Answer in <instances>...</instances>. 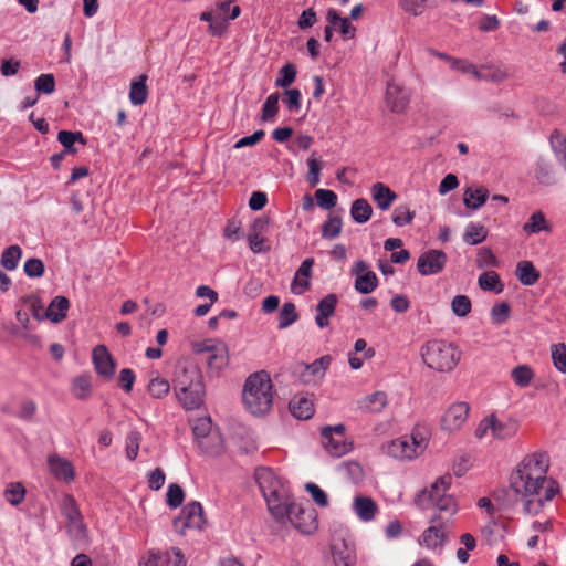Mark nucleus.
Here are the masks:
<instances>
[{
  "mask_svg": "<svg viewBox=\"0 0 566 566\" xmlns=\"http://www.w3.org/2000/svg\"><path fill=\"white\" fill-rule=\"evenodd\" d=\"M548 468V454L534 452L526 455L510 475V489L525 515L541 514L559 492L557 483L547 478Z\"/></svg>",
  "mask_w": 566,
  "mask_h": 566,
  "instance_id": "f257e3e1",
  "label": "nucleus"
},
{
  "mask_svg": "<svg viewBox=\"0 0 566 566\" xmlns=\"http://www.w3.org/2000/svg\"><path fill=\"white\" fill-rule=\"evenodd\" d=\"M243 403L254 416L269 412L273 403L272 382L269 374L259 371L250 375L243 387Z\"/></svg>",
  "mask_w": 566,
  "mask_h": 566,
  "instance_id": "f03ea898",
  "label": "nucleus"
},
{
  "mask_svg": "<svg viewBox=\"0 0 566 566\" xmlns=\"http://www.w3.org/2000/svg\"><path fill=\"white\" fill-rule=\"evenodd\" d=\"M427 367L439 373L452 371L461 360L462 352L457 344L443 339H431L420 348Z\"/></svg>",
  "mask_w": 566,
  "mask_h": 566,
  "instance_id": "7ed1b4c3",
  "label": "nucleus"
},
{
  "mask_svg": "<svg viewBox=\"0 0 566 566\" xmlns=\"http://www.w3.org/2000/svg\"><path fill=\"white\" fill-rule=\"evenodd\" d=\"M255 480L268 507L274 518L283 516V505L289 501L287 490L269 468H259L255 470Z\"/></svg>",
  "mask_w": 566,
  "mask_h": 566,
  "instance_id": "20e7f679",
  "label": "nucleus"
},
{
  "mask_svg": "<svg viewBox=\"0 0 566 566\" xmlns=\"http://www.w3.org/2000/svg\"><path fill=\"white\" fill-rule=\"evenodd\" d=\"M283 516L275 518L277 522L289 520L301 533L311 534L317 527L316 512L311 505L290 502L283 505Z\"/></svg>",
  "mask_w": 566,
  "mask_h": 566,
  "instance_id": "39448f33",
  "label": "nucleus"
},
{
  "mask_svg": "<svg viewBox=\"0 0 566 566\" xmlns=\"http://www.w3.org/2000/svg\"><path fill=\"white\" fill-rule=\"evenodd\" d=\"M199 448L209 455H218L223 450V441L217 431H212L210 418H198L192 427Z\"/></svg>",
  "mask_w": 566,
  "mask_h": 566,
  "instance_id": "423d86ee",
  "label": "nucleus"
},
{
  "mask_svg": "<svg viewBox=\"0 0 566 566\" xmlns=\"http://www.w3.org/2000/svg\"><path fill=\"white\" fill-rule=\"evenodd\" d=\"M430 523L431 525L423 531L419 543L429 549L441 551L447 542L448 535L451 533L452 521L442 515H433Z\"/></svg>",
  "mask_w": 566,
  "mask_h": 566,
  "instance_id": "0eeeda50",
  "label": "nucleus"
},
{
  "mask_svg": "<svg viewBox=\"0 0 566 566\" xmlns=\"http://www.w3.org/2000/svg\"><path fill=\"white\" fill-rule=\"evenodd\" d=\"M345 426H326L321 429L322 444L333 457H343L353 449V442L345 436Z\"/></svg>",
  "mask_w": 566,
  "mask_h": 566,
  "instance_id": "6e6552de",
  "label": "nucleus"
},
{
  "mask_svg": "<svg viewBox=\"0 0 566 566\" xmlns=\"http://www.w3.org/2000/svg\"><path fill=\"white\" fill-rule=\"evenodd\" d=\"M205 523L202 505L193 501L184 506L179 516L174 520V528L185 535L188 530H201Z\"/></svg>",
  "mask_w": 566,
  "mask_h": 566,
  "instance_id": "1a4fd4ad",
  "label": "nucleus"
},
{
  "mask_svg": "<svg viewBox=\"0 0 566 566\" xmlns=\"http://www.w3.org/2000/svg\"><path fill=\"white\" fill-rule=\"evenodd\" d=\"M171 381L174 390L185 391L186 386L202 384L203 376L195 363L182 359L176 364Z\"/></svg>",
  "mask_w": 566,
  "mask_h": 566,
  "instance_id": "9d476101",
  "label": "nucleus"
},
{
  "mask_svg": "<svg viewBox=\"0 0 566 566\" xmlns=\"http://www.w3.org/2000/svg\"><path fill=\"white\" fill-rule=\"evenodd\" d=\"M470 411L469 403L464 401L452 403L441 419V428L448 432L460 430L468 420Z\"/></svg>",
  "mask_w": 566,
  "mask_h": 566,
  "instance_id": "9b49d317",
  "label": "nucleus"
},
{
  "mask_svg": "<svg viewBox=\"0 0 566 566\" xmlns=\"http://www.w3.org/2000/svg\"><path fill=\"white\" fill-rule=\"evenodd\" d=\"M352 274L355 275V290L360 294H369L378 285L377 275L369 270L368 263L364 260L354 263Z\"/></svg>",
  "mask_w": 566,
  "mask_h": 566,
  "instance_id": "f8f14e48",
  "label": "nucleus"
},
{
  "mask_svg": "<svg viewBox=\"0 0 566 566\" xmlns=\"http://www.w3.org/2000/svg\"><path fill=\"white\" fill-rule=\"evenodd\" d=\"M451 475H444L439 478L434 483L431 484L430 489L420 491L415 497V504L422 509L427 510L431 507V503L437 501V497L447 496V491L451 484Z\"/></svg>",
  "mask_w": 566,
  "mask_h": 566,
  "instance_id": "ddd939ff",
  "label": "nucleus"
},
{
  "mask_svg": "<svg viewBox=\"0 0 566 566\" xmlns=\"http://www.w3.org/2000/svg\"><path fill=\"white\" fill-rule=\"evenodd\" d=\"M421 447L422 444L417 446V442L409 441V438L405 436L384 443L381 450L387 455L397 460H412L417 458L416 449Z\"/></svg>",
  "mask_w": 566,
  "mask_h": 566,
  "instance_id": "4468645a",
  "label": "nucleus"
},
{
  "mask_svg": "<svg viewBox=\"0 0 566 566\" xmlns=\"http://www.w3.org/2000/svg\"><path fill=\"white\" fill-rule=\"evenodd\" d=\"M410 102V92L396 81H390L386 90V104L394 113H403Z\"/></svg>",
  "mask_w": 566,
  "mask_h": 566,
  "instance_id": "2eb2a0df",
  "label": "nucleus"
},
{
  "mask_svg": "<svg viewBox=\"0 0 566 566\" xmlns=\"http://www.w3.org/2000/svg\"><path fill=\"white\" fill-rule=\"evenodd\" d=\"M447 260V254L443 251L432 249L419 256L417 269L424 276L438 274L444 268Z\"/></svg>",
  "mask_w": 566,
  "mask_h": 566,
  "instance_id": "dca6fc26",
  "label": "nucleus"
},
{
  "mask_svg": "<svg viewBox=\"0 0 566 566\" xmlns=\"http://www.w3.org/2000/svg\"><path fill=\"white\" fill-rule=\"evenodd\" d=\"M178 401L186 410H195L202 406L206 390L205 384H192L186 386L185 391L175 390Z\"/></svg>",
  "mask_w": 566,
  "mask_h": 566,
  "instance_id": "f3484780",
  "label": "nucleus"
},
{
  "mask_svg": "<svg viewBox=\"0 0 566 566\" xmlns=\"http://www.w3.org/2000/svg\"><path fill=\"white\" fill-rule=\"evenodd\" d=\"M93 364L96 373L106 378L111 379L115 373V363L106 346L97 345L93 349L92 355Z\"/></svg>",
  "mask_w": 566,
  "mask_h": 566,
  "instance_id": "a211bd4d",
  "label": "nucleus"
},
{
  "mask_svg": "<svg viewBox=\"0 0 566 566\" xmlns=\"http://www.w3.org/2000/svg\"><path fill=\"white\" fill-rule=\"evenodd\" d=\"M48 467L50 473L66 483L72 482L75 479V470L73 464L65 458L59 454H51L48 458Z\"/></svg>",
  "mask_w": 566,
  "mask_h": 566,
  "instance_id": "6ab92c4d",
  "label": "nucleus"
},
{
  "mask_svg": "<svg viewBox=\"0 0 566 566\" xmlns=\"http://www.w3.org/2000/svg\"><path fill=\"white\" fill-rule=\"evenodd\" d=\"M338 303L336 294H327L316 305L315 323L319 328H325L329 325V318L335 314Z\"/></svg>",
  "mask_w": 566,
  "mask_h": 566,
  "instance_id": "aec40b11",
  "label": "nucleus"
},
{
  "mask_svg": "<svg viewBox=\"0 0 566 566\" xmlns=\"http://www.w3.org/2000/svg\"><path fill=\"white\" fill-rule=\"evenodd\" d=\"M206 363L211 371L219 373L224 369L229 364V349L226 343L218 340L208 354Z\"/></svg>",
  "mask_w": 566,
  "mask_h": 566,
  "instance_id": "412c9836",
  "label": "nucleus"
},
{
  "mask_svg": "<svg viewBox=\"0 0 566 566\" xmlns=\"http://www.w3.org/2000/svg\"><path fill=\"white\" fill-rule=\"evenodd\" d=\"M370 191L376 206L382 211L388 210L397 198L396 192L382 182L374 184Z\"/></svg>",
  "mask_w": 566,
  "mask_h": 566,
  "instance_id": "4be33fe9",
  "label": "nucleus"
},
{
  "mask_svg": "<svg viewBox=\"0 0 566 566\" xmlns=\"http://www.w3.org/2000/svg\"><path fill=\"white\" fill-rule=\"evenodd\" d=\"M353 510L361 521L370 522L375 518L378 506L371 497L359 495L354 499Z\"/></svg>",
  "mask_w": 566,
  "mask_h": 566,
  "instance_id": "5701e85b",
  "label": "nucleus"
},
{
  "mask_svg": "<svg viewBox=\"0 0 566 566\" xmlns=\"http://www.w3.org/2000/svg\"><path fill=\"white\" fill-rule=\"evenodd\" d=\"M289 407L291 413L301 420H307L314 415L313 400L302 395L294 396Z\"/></svg>",
  "mask_w": 566,
  "mask_h": 566,
  "instance_id": "b1692460",
  "label": "nucleus"
},
{
  "mask_svg": "<svg viewBox=\"0 0 566 566\" xmlns=\"http://www.w3.org/2000/svg\"><path fill=\"white\" fill-rule=\"evenodd\" d=\"M492 437L495 439H510L514 437L518 430V423L512 419L502 421L492 415Z\"/></svg>",
  "mask_w": 566,
  "mask_h": 566,
  "instance_id": "393cba45",
  "label": "nucleus"
},
{
  "mask_svg": "<svg viewBox=\"0 0 566 566\" xmlns=\"http://www.w3.org/2000/svg\"><path fill=\"white\" fill-rule=\"evenodd\" d=\"M489 197V190L485 187H470L463 193V203L472 210L480 209Z\"/></svg>",
  "mask_w": 566,
  "mask_h": 566,
  "instance_id": "a878e982",
  "label": "nucleus"
},
{
  "mask_svg": "<svg viewBox=\"0 0 566 566\" xmlns=\"http://www.w3.org/2000/svg\"><path fill=\"white\" fill-rule=\"evenodd\" d=\"M332 361L331 356L325 355L318 359H315L313 363L307 365H302L304 368V382H311L316 377H322L327 370L329 364Z\"/></svg>",
  "mask_w": 566,
  "mask_h": 566,
  "instance_id": "bb28decb",
  "label": "nucleus"
},
{
  "mask_svg": "<svg viewBox=\"0 0 566 566\" xmlns=\"http://www.w3.org/2000/svg\"><path fill=\"white\" fill-rule=\"evenodd\" d=\"M70 302L65 296H55L50 303L45 316L53 323H59L66 317Z\"/></svg>",
  "mask_w": 566,
  "mask_h": 566,
  "instance_id": "cd10ccee",
  "label": "nucleus"
},
{
  "mask_svg": "<svg viewBox=\"0 0 566 566\" xmlns=\"http://www.w3.org/2000/svg\"><path fill=\"white\" fill-rule=\"evenodd\" d=\"M332 555L335 566H354L356 562L355 552L345 543L334 544L332 546Z\"/></svg>",
  "mask_w": 566,
  "mask_h": 566,
  "instance_id": "c85d7f7f",
  "label": "nucleus"
},
{
  "mask_svg": "<svg viewBox=\"0 0 566 566\" xmlns=\"http://www.w3.org/2000/svg\"><path fill=\"white\" fill-rule=\"evenodd\" d=\"M515 274L524 285H534L539 279V272L531 261H520L516 265Z\"/></svg>",
  "mask_w": 566,
  "mask_h": 566,
  "instance_id": "c756f323",
  "label": "nucleus"
},
{
  "mask_svg": "<svg viewBox=\"0 0 566 566\" xmlns=\"http://www.w3.org/2000/svg\"><path fill=\"white\" fill-rule=\"evenodd\" d=\"M147 75L142 74L138 80L133 81L129 90V101L133 105H142L147 101L148 90H147Z\"/></svg>",
  "mask_w": 566,
  "mask_h": 566,
  "instance_id": "7c9ffc66",
  "label": "nucleus"
},
{
  "mask_svg": "<svg viewBox=\"0 0 566 566\" xmlns=\"http://www.w3.org/2000/svg\"><path fill=\"white\" fill-rule=\"evenodd\" d=\"M66 531L73 542L84 543L87 541L88 531L83 516L66 520Z\"/></svg>",
  "mask_w": 566,
  "mask_h": 566,
  "instance_id": "2f4dec72",
  "label": "nucleus"
},
{
  "mask_svg": "<svg viewBox=\"0 0 566 566\" xmlns=\"http://www.w3.org/2000/svg\"><path fill=\"white\" fill-rule=\"evenodd\" d=\"M488 237V229L479 222H470L464 230L463 241L470 245L483 242Z\"/></svg>",
  "mask_w": 566,
  "mask_h": 566,
  "instance_id": "473e14b6",
  "label": "nucleus"
},
{
  "mask_svg": "<svg viewBox=\"0 0 566 566\" xmlns=\"http://www.w3.org/2000/svg\"><path fill=\"white\" fill-rule=\"evenodd\" d=\"M373 214V208L366 199H356L352 203L350 216L357 223H366Z\"/></svg>",
  "mask_w": 566,
  "mask_h": 566,
  "instance_id": "72a5a7b5",
  "label": "nucleus"
},
{
  "mask_svg": "<svg viewBox=\"0 0 566 566\" xmlns=\"http://www.w3.org/2000/svg\"><path fill=\"white\" fill-rule=\"evenodd\" d=\"M241 9L231 0L220 1L214 7V15L217 19L224 21L234 20L240 15Z\"/></svg>",
  "mask_w": 566,
  "mask_h": 566,
  "instance_id": "f704fd0d",
  "label": "nucleus"
},
{
  "mask_svg": "<svg viewBox=\"0 0 566 566\" xmlns=\"http://www.w3.org/2000/svg\"><path fill=\"white\" fill-rule=\"evenodd\" d=\"M57 140L62 144L64 147L63 153H70L73 154L76 151L74 144L78 142L81 145H85L86 140L83 137V134L81 132H70V130H61L57 134Z\"/></svg>",
  "mask_w": 566,
  "mask_h": 566,
  "instance_id": "c9c22d12",
  "label": "nucleus"
},
{
  "mask_svg": "<svg viewBox=\"0 0 566 566\" xmlns=\"http://www.w3.org/2000/svg\"><path fill=\"white\" fill-rule=\"evenodd\" d=\"M534 376L535 374L528 365H518L511 370L514 384L521 388L530 386Z\"/></svg>",
  "mask_w": 566,
  "mask_h": 566,
  "instance_id": "e433bc0d",
  "label": "nucleus"
},
{
  "mask_svg": "<svg viewBox=\"0 0 566 566\" xmlns=\"http://www.w3.org/2000/svg\"><path fill=\"white\" fill-rule=\"evenodd\" d=\"M21 256V248L17 244L10 245L9 248L3 250L0 263L6 270L13 271L14 269H17Z\"/></svg>",
  "mask_w": 566,
  "mask_h": 566,
  "instance_id": "4c0bfd02",
  "label": "nucleus"
},
{
  "mask_svg": "<svg viewBox=\"0 0 566 566\" xmlns=\"http://www.w3.org/2000/svg\"><path fill=\"white\" fill-rule=\"evenodd\" d=\"M431 507H436L443 517H451L458 512V505L452 495L437 497V501L431 503Z\"/></svg>",
  "mask_w": 566,
  "mask_h": 566,
  "instance_id": "58836bf2",
  "label": "nucleus"
},
{
  "mask_svg": "<svg viewBox=\"0 0 566 566\" xmlns=\"http://www.w3.org/2000/svg\"><path fill=\"white\" fill-rule=\"evenodd\" d=\"M298 319V314L296 312V307L294 303L286 302L283 304L279 312V328L284 329L291 326L293 323H295Z\"/></svg>",
  "mask_w": 566,
  "mask_h": 566,
  "instance_id": "ea45409f",
  "label": "nucleus"
},
{
  "mask_svg": "<svg viewBox=\"0 0 566 566\" xmlns=\"http://www.w3.org/2000/svg\"><path fill=\"white\" fill-rule=\"evenodd\" d=\"M59 509L65 520H72L82 515L74 496L71 494H64L61 497Z\"/></svg>",
  "mask_w": 566,
  "mask_h": 566,
  "instance_id": "a19ab883",
  "label": "nucleus"
},
{
  "mask_svg": "<svg viewBox=\"0 0 566 566\" xmlns=\"http://www.w3.org/2000/svg\"><path fill=\"white\" fill-rule=\"evenodd\" d=\"M92 384L88 375H81L73 379L72 394L77 399H85L91 395Z\"/></svg>",
  "mask_w": 566,
  "mask_h": 566,
  "instance_id": "79ce46f5",
  "label": "nucleus"
},
{
  "mask_svg": "<svg viewBox=\"0 0 566 566\" xmlns=\"http://www.w3.org/2000/svg\"><path fill=\"white\" fill-rule=\"evenodd\" d=\"M548 226L543 212H534L527 222L523 224V231L527 234L538 233L541 231H547Z\"/></svg>",
  "mask_w": 566,
  "mask_h": 566,
  "instance_id": "37998d69",
  "label": "nucleus"
},
{
  "mask_svg": "<svg viewBox=\"0 0 566 566\" xmlns=\"http://www.w3.org/2000/svg\"><path fill=\"white\" fill-rule=\"evenodd\" d=\"M479 285L484 291L501 293L503 285L494 271L485 272L479 276Z\"/></svg>",
  "mask_w": 566,
  "mask_h": 566,
  "instance_id": "c03bdc74",
  "label": "nucleus"
},
{
  "mask_svg": "<svg viewBox=\"0 0 566 566\" xmlns=\"http://www.w3.org/2000/svg\"><path fill=\"white\" fill-rule=\"evenodd\" d=\"M387 405V396L382 391H376L364 399L361 408L370 411L378 412Z\"/></svg>",
  "mask_w": 566,
  "mask_h": 566,
  "instance_id": "a18cd8bd",
  "label": "nucleus"
},
{
  "mask_svg": "<svg viewBox=\"0 0 566 566\" xmlns=\"http://www.w3.org/2000/svg\"><path fill=\"white\" fill-rule=\"evenodd\" d=\"M24 496L25 489L20 482L10 483L4 490V497L11 505H19L23 502Z\"/></svg>",
  "mask_w": 566,
  "mask_h": 566,
  "instance_id": "49530a36",
  "label": "nucleus"
},
{
  "mask_svg": "<svg viewBox=\"0 0 566 566\" xmlns=\"http://www.w3.org/2000/svg\"><path fill=\"white\" fill-rule=\"evenodd\" d=\"M552 148L566 170V137L555 130L551 136Z\"/></svg>",
  "mask_w": 566,
  "mask_h": 566,
  "instance_id": "de8ad7c7",
  "label": "nucleus"
},
{
  "mask_svg": "<svg viewBox=\"0 0 566 566\" xmlns=\"http://www.w3.org/2000/svg\"><path fill=\"white\" fill-rule=\"evenodd\" d=\"M342 232V219L338 216H331L322 226V237L335 239Z\"/></svg>",
  "mask_w": 566,
  "mask_h": 566,
  "instance_id": "09e8293b",
  "label": "nucleus"
},
{
  "mask_svg": "<svg viewBox=\"0 0 566 566\" xmlns=\"http://www.w3.org/2000/svg\"><path fill=\"white\" fill-rule=\"evenodd\" d=\"M280 94L277 92L270 94L262 106V120L273 119L279 112Z\"/></svg>",
  "mask_w": 566,
  "mask_h": 566,
  "instance_id": "8fccbe9b",
  "label": "nucleus"
},
{
  "mask_svg": "<svg viewBox=\"0 0 566 566\" xmlns=\"http://www.w3.org/2000/svg\"><path fill=\"white\" fill-rule=\"evenodd\" d=\"M168 554L160 551L150 549L139 562L138 566H167Z\"/></svg>",
  "mask_w": 566,
  "mask_h": 566,
  "instance_id": "3c124183",
  "label": "nucleus"
},
{
  "mask_svg": "<svg viewBox=\"0 0 566 566\" xmlns=\"http://www.w3.org/2000/svg\"><path fill=\"white\" fill-rule=\"evenodd\" d=\"M140 441H142V434L139 431L137 430H132L127 433L126 436V457L130 460V461H134L137 455H138V451H139V444H140Z\"/></svg>",
  "mask_w": 566,
  "mask_h": 566,
  "instance_id": "603ef678",
  "label": "nucleus"
},
{
  "mask_svg": "<svg viewBox=\"0 0 566 566\" xmlns=\"http://www.w3.org/2000/svg\"><path fill=\"white\" fill-rule=\"evenodd\" d=\"M185 499V492L179 484H169L166 493V502L170 509L179 507Z\"/></svg>",
  "mask_w": 566,
  "mask_h": 566,
  "instance_id": "864d4df0",
  "label": "nucleus"
},
{
  "mask_svg": "<svg viewBox=\"0 0 566 566\" xmlns=\"http://www.w3.org/2000/svg\"><path fill=\"white\" fill-rule=\"evenodd\" d=\"M170 390V384L165 378L156 377L149 381L148 391L151 397L160 399Z\"/></svg>",
  "mask_w": 566,
  "mask_h": 566,
  "instance_id": "5fc2aeb1",
  "label": "nucleus"
},
{
  "mask_svg": "<svg viewBox=\"0 0 566 566\" xmlns=\"http://www.w3.org/2000/svg\"><path fill=\"white\" fill-rule=\"evenodd\" d=\"M413 218H415V212L412 210H410V208L406 205L396 207L392 212V222L397 227H403V226L411 223Z\"/></svg>",
  "mask_w": 566,
  "mask_h": 566,
  "instance_id": "6e6d98bb",
  "label": "nucleus"
},
{
  "mask_svg": "<svg viewBox=\"0 0 566 566\" xmlns=\"http://www.w3.org/2000/svg\"><path fill=\"white\" fill-rule=\"evenodd\" d=\"M295 77H296L295 66L291 63H287L280 69L279 76L275 80V85L277 87H287L295 81Z\"/></svg>",
  "mask_w": 566,
  "mask_h": 566,
  "instance_id": "4d7b16f0",
  "label": "nucleus"
},
{
  "mask_svg": "<svg viewBox=\"0 0 566 566\" xmlns=\"http://www.w3.org/2000/svg\"><path fill=\"white\" fill-rule=\"evenodd\" d=\"M454 315L465 317L471 312V301L467 295H457L451 302Z\"/></svg>",
  "mask_w": 566,
  "mask_h": 566,
  "instance_id": "13d9d810",
  "label": "nucleus"
},
{
  "mask_svg": "<svg viewBox=\"0 0 566 566\" xmlns=\"http://www.w3.org/2000/svg\"><path fill=\"white\" fill-rule=\"evenodd\" d=\"M317 203L323 209H332L337 203V195L327 189H317L315 191Z\"/></svg>",
  "mask_w": 566,
  "mask_h": 566,
  "instance_id": "bf43d9fd",
  "label": "nucleus"
},
{
  "mask_svg": "<svg viewBox=\"0 0 566 566\" xmlns=\"http://www.w3.org/2000/svg\"><path fill=\"white\" fill-rule=\"evenodd\" d=\"M552 359L554 366L562 373H566V346L565 344H555L552 346Z\"/></svg>",
  "mask_w": 566,
  "mask_h": 566,
  "instance_id": "052dcab7",
  "label": "nucleus"
},
{
  "mask_svg": "<svg viewBox=\"0 0 566 566\" xmlns=\"http://www.w3.org/2000/svg\"><path fill=\"white\" fill-rule=\"evenodd\" d=\"M307 167H308V172L306 175V180L308 181V184L311 186L318 185L321 181V163L315 157V154H313L307 159Z\"/></svg>",
  "mask_w": 566,
  "mask_h": 566,
  "instance_id": "680f3d73",
  "label": "nucleus"
},
{
  "mask_svg": "<svg viewBox=\"0 0 566 566\" xmlns=\"http://www.w3.org/2000/svg\"><path fill=\"white\" fill-rule=\"evenodd\" d=\"M36 92L51 94L55 90V80L52 74H41L34 82Z\"/></svg>",
  "mask_w": 566,
  "mask_h": 566,
  "instance_id": "e2e57ef3",
  "label": "nucleus"
},
{
  "mask_svg": "<svg viewBox=\"0 0 566 566\" xmlns=\"http://www.w3.org/2000/svg\"><path fill=\"white\" fill-rule=\"evenodd\" d=\"M23 271L29 277H41L44 274V264L40 259L31 258L25 261Z\"/></svg>",
  "mask_w": 566,
  "mask_h": 566,
  "instance_id": "0e129e2a",
  "label": "nucleus"
},
{
  "mask_svg": "<svg viewBox=\"0 0 566 566\" xmlns=\"http://www.w3.org/2000/svg\"><path fill=\"white\" fill-rule=\"evenodd\" d=\"M491 317L495 324L506 322L510 317V305L505 302L495 304L491 310Z\"/></svg>",
  "mask_w": 566,
  "mask_h": 566,
  "instance_id": "69168bd1",
  "label": "nucleus"
},
{
  "mask_svg": "<svg viewBox=\"0 0 566 566\" xmlns=\"http://www.w3.org/2000/svg\"><path fill=\"white\" fill-rule=\"evenodd\" d=\"M285 98L284 104L287 109L292 112H297L301 108V92L297 88L285 90L284 92Z\"/></svg>",
  "mask_w": 566,
  "mask_h": 566,
  "instance_id": "338daca9",
  "label": "nucleus"
},
{
  "mask_svg": "<svg viewBox=\"0 0 566 566\" xmlns=\"http://www.w3.org/2000/svg\"><path fill=\"white\" fill-rule=\"evenodd\" d=\"M166 480L165 472L160 468H156L148 473V488L154 491L161 489Z\"/></svg>",
  "mask_w": 566,
  "mask_h": 566,
  "instance_id": "774afa93",
  "label": "nucleus"
}]
</instances>
